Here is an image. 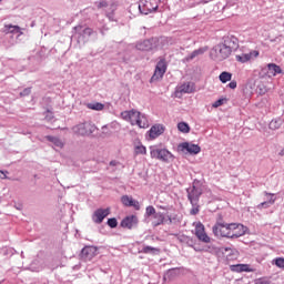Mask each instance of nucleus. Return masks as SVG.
Returning a JSON list of instances; mask_svg holds the SVG:
<instances>
[{
    "instance_id": "obj_1",
    "label": "nucleus",
    "mask_w": 284,
    "mask_h": 284,
    "mask_svg": "<svg viewBox=\"0 0 284 284\" xmlns=\"http://www.w3.org/2000/svg\"><path fill=\"white\" fill-rule=\"evenodd\" d=\"M236 227H239L236 223H226L223 220V215H219L212 232L217 239H230L232 232H236Z\"/></svg>"
},
{
    "instance_id": "obj_2",
    "label": "nucleus",
    "mask_w": 284,
    "mask_h": 284,
    "mask_svg": "<svg viewBox=\"0 0 284 284\" xmlns=\"http://www.w3.org/2000/svg\"><path fill=\"white\" fill-rule=\"evenodd\" d=\"M98 131L99 128H97V124L92 123V121L80 122L73 126V133L78 134V136H93L94 132Z\"/></svg>"
},
{
    "instance_id": "obj_3",
    "label": "nucleus",
    "mask_w": 284,
    "mask_h": 284,
    "mask_svg": "<svg viewBox=\"0 0 284 284\" xmlns=\"http://www.w3.org/2000/svg\"><path fill=\"white\" fill-rule=\"evenodd\" d=\"M73 30H74L73 37L74 39H77V42L79 45H85V43L90 41V37L94 34V30L83 26L74 27Z\"/></svg>"
},
{
    "instance_id": "obj_4",
    "label": "nucleus",
    "mask_w": 284,
    "mask_h": 284,
    "mask_svg": "<svg viewBox=\"0 0 284 284\" xmlns=\"http://www.w3.org/2000/svg\"><path fill=\"white\" fill-rule=\"evenodd\" d=\"M232 55V51H230L229 48H226L223 42L216 44L211 50V59L213 61H225V59H230Z\"/></svg>"
},
{
    "instance_id": "obj_5",
    "label": "nucleus",
    "mask_w": 284,
    "mask_h": 284,
    "mask_svg": "<svg viewBox=\"0 0 284 284\" xmlns=\"http://www.w3.org/2000/svg\"><path fill=\"white\" fill-rule=\"evenodd\" d=\"M150 150L151 159H158V161H162V163H172V161H174V154H172L168 149L151 146Z\"/></svg>"
},
{
    "instance_id": "obj_6",
    "label": "nucleus",
    "mask_w": 284,
    "mask_h": 284,
    "mask_svg": "<svg viewBox=\"0 0 284 284\" xmlns=\"http://www.w3.org/2000/svg\"><path fill=\"white\" fill-rule=\"evenodd\" d=\"M186 194L191 205H196V203H199V200L201 199V194H203V187H201V181L194 180L192 187H189L186 190Z\"/></svg>"
},
{
    "instance_id": "obj_7",
    "label": "nucleus",
    "mask_w": 284,
    "mask_h": 284,
    "mask_svg": "<svg viewBox=\"0 0 284 284\" xmlns=\"http://www.w3.org/2000/svg\"><path fill=\"white\" fill-rule=\"evenodd\" d=\"M139 10L141 14H151V12L159 10V2L153 0H140Z\"/></svg>"
},
{
    "instance_id": "obj_8",
    "label": "nucleus",
    "mask_w": 284,
    "mask_h": 284,
    "mask_svg": "<svg viewBox=\"0 0 284 284\" xmlns=\"http://www.w3.org/2000/svg\"><path fill=\"white\" fill-rule=\"evenodd\" d=\"M159 40L156 38L139 41L135 44V48L140 50V52H150V50H154L156 48V43Z\"/></svg>"
},
{
    "instance_id": "obj_9",
    "label": "nucleus",
    "mask_w": 284,
    "mask_h": 284,
    "mask_svg": "<svg viewBox=\"0 0 284 284\" xmlns=\"http://www.w3.org/2000/svg\"><path fill=\"white\" fill-rule=\"evenodd\" d=\"M166 70L168 65L165 64V60H160L155 67V71L151 77L150 82L154 83L155 81H159V79H163V74H165Z\"/></svg>"
},
{
    "instance_id": "obj_10",
    "label": "nucleus",
    "mask_w": 284,
    "mask_h": 284,
    "mask_svg": "<svg viewBox=\"0 0 284 284\" xmlns=\"http://www.w3.org/2000/svg\"><path fill=\"white\" fill-rule=\"evenodd\" d=\"M191 92H194V87L192 85V83L186 82L176 87L174 94L176 99H181L183 94H191Z\"/></svg>"
},
{
    "instance_id": "obj_11",
    "label": "nucleus",
    "mask_w": 284,
    "mask_h": 284,
    "mask_svg": "<svg viewBox=\"0 0 284 284\" xmlns=\"http://www.w3.org/2000/svg\"><path fill=\"white\" fill-rule=\"evenodd\" d=\"M178 150L181 152H189V154H199L201 152V146L199 144H192L190 142H184L179 144Z\"/></svg>"
},
{
    "instance_id": "obj_12",
    "label": "nucleus",
    "mask_w": 284,
    "mask_h": 284,
    "mask_svg": "<svg viewBox=\"0 0 284 284\" xmlns=\"http://www.w3.org/2000/svg\"><path fill=\"white\" fill-rule=\"evenodd\" d=\"M108 216H110V209H98L92 215V221L100 225V223H103V220Z\"/></svg>"
},
{
    "instance_id": "obj_13",
    "label": "nucleus",
    "mask_w": 284,
    "mask_h": 284,
    "mask_svg": "<svg viewBox=\"0 0 284 284\" xmlns=\"http://www.w3.org/2000/svg\"><path fill=\"white\" fill-rule=\"evenodd\" d=\"M195 236L199 239V241H202V243H210V236H207V233H205V226L203 223L196 224Z\"/></svg>"
},
{
    "instance_id": "obj_14",
    "label": "nucleus",
    "mask_w": 284,
    "mask_h": 284,
    "mask_svg": "<svg viewBox=\"0 0 284 284\" xmlns=\"http://www.w3.org/2000/svg\"><path fill=\"white\" fill-rule=\"evenodd\" d=\"M97 255V248L94 246H85L81 250L80 258L82 261H92Z\"/></svg>"
},
{
    "instance_id": "obj_15",
    "label": "nucleus",
    "mask_w": 284,
    "mask_h": 284,
    "mask_svg": "<svg viewBox=\"0 0 284 284\" xmlns=\"http://www.w3.org/2000/svg\"><path fill=\"white\" fill-rule=\"evenodd\" d=\"M223 44L231 51L239 50V38L234 36H227L224 38Z\"/></svg>"
},
{
    "instance_id": "obj_16",
    "label": "nucleus",
    "mask_w": 284,
    "mask_h": 284,
    "mask_svg": "<svg viewBox=\"0 0 284 284\" xmlns=\"http://www.w3.org/2000/svg\"><path fill=\"white\" fill-rule=\"evenodd\" d=\"M165 132V128L161 124L153 125L149 131L150 139H158V136H161Z\"/></svg>"
},
{
    "instance_id": "obj_17",
    "label": "nucleus",
    "mask_w": 284,
    "mask_h": 284,
    "mask_svg": "<svg viewBox=\"0 0 284 284\" xmlns=\"http://www.w3.org/2000/svg\"><path fill=\"white\" fill-rule=\"evenodd\" d=\"M265 196H271V200L264 201L257 205V210H267L271 205L276 203V197H274L273 193H268L267 191L264 192Z\"/></svg>"
},
{
    "instance_id": "obj_18",
    "label": "nucleus",
    "mask_w": 284,
    "mask_h": 284,
    "mask_svg": "<svg viewBox=\"0 0 284 284\" xmlns=\"http://www.w3.org/2000/svg\"><path fill=\"white\" fill-rule=\"evenodd\" d=\"M136 223H139V220L136 219L135 215L126 216L122 220L121 227H126L128 230H132V227H134Z\"/></svg>"
},
{
    "instance_id": "obj_19",
    "label": "nucleus",
    "mask_w": 284,
    "mask_h": 284,
    "mask_svg": "<svg viewBox=\"0 0 284 284\" xmlns=\"http://www.w3.org/2000/svg\"><path fill=\"white\" fill-rule=\"evenodd\" d=\"M252 57L254 58L258 57V51L254 50L248 53H242L241 55H236L235 59L240 63H247V61L252 60Z\"/></svg>"
},
{
    "instance_id": "obj_20",
    "label": "nucleus",
    "mask_w": 284,
    "mask_h": 284,
    "mask_svg": "<svg viewBox=\"0 0 284 284\" xmlns=\"http://www.w3.org/2000/svg\"><path fill=\"white\" fill-rule=\"evenodd\" d=\"M266 68L268 77H276V74H283V69H281L276 63H268Z\"/></svg>"
},
{
    "instance_id": "obj_21",
    "label": "nucleus",
    "mask_w": 284,
    "mask_h": 284,
    "mask_svg": "<svg viewBox=\"0 0 284 284\" xmlns=\"http://www.w3.org/2000/svg\"><path fill=\"white\" fill-rule=\"evenodd\" d=\"M235 233H231L230 239H241V236H245V232H247V227L243 224L236 223Z\"/></svg>"
},
{
    "instance_id": "obj_22",
    "label": "nucleus",
    "mask_w": 284,
    "mask_h": 284,
    "mask_svg": "<svg viewBox=\"0 0 284 284\" xmlns=\"http://www.w3.org/2000/svg\"><path fill=\"white\" fill-rule=\"evenodd\" d=\"M154 221L152 222L153 227H159V225H163L165 223V215L161 212H158L153 216Z\"/></svg>"
},
{
    "instance_id": "obj_23",
    "label": "nucleus",
    "mask_w": 284,
    "mask_h": 284,
    "mask_svg": "<svg viewBox=\"0 0 284 284\" xmlns=\"http://www.w3.org/2000/svg\"><path fill=\"white\" fill-rule=\"evenodd\" d=\"M3 32L6 34H19V32H21V28H19V26L6 24Z\"/></svg>"
},
{
    "instance_id": "obj_24",
    "label": "nucleus",
    "mask_w": 284,
    "mask_h": 284,
    "mask_svg": "<svg viewBox=\"0 0 284 284\" xmlns=\"http://www.w3.org/2000/svg\"><path fill=\"white\" fill-rule=\"evenodd\" d=\"M231 272H251L250 270V265L247 264H235V265H231Z\"/></svg>"
},
{
    "instance_id": "obj_25",
    "label": "nucleus",
    "mask_w": 284,
    "mask_h": 284,
    "mask_svg": "<svg viewBox=\"0 0 284 284\" xmlns=\"http://www.w3.org/2000/svg\"><path fill=\"white\" fill-rule=\"evenodd\" d=\"M45 139L50 143H52L55 148H63V142L61 141V139L52 135H47Z\"/></svg>"
},
{
    "instance_id": "obj_26",
    "label": "nucleus",
    "mask_w": 284,
    "mask_h": 284,
    "mask_svg": "<svg viewBox=\"0 0 284 284\" xmlns=\"http://www.w3.org/2000/svg\"><path fill=\"white\" fill-rule=\"evenodd\" d=\"M141 116V112L136 110H131L130 123L131 125H136L139 123V119Z\"/></svg>"
},
{
    "instance_id": "obj_27",
    "label": "nucleus",
    "mask_w": 284,
    "mask_h": 284,
    "mask_svg": "<svg viewBox=\"0 0 284 284\" xmlns=\"http://www.w3.org/2000/svg\"><path fill=\"white\" fill-rule=\"evenodd\" d=\"M140 128H150V122L148 121V116H145V114L141 113L140 118L138 120V124Z\"/></svg>"
},
{
    "instance_id": "obj_28",
    "label": "nucleus",
    "mask_w": 284,
    "mask_h": 284,
    "mask_svg": "<svg viewBox=\"0 0 284 284\" xmlns=\"http://www.w3.org/2000/svg\"><path fill=\"white\" fill-rule=\"evenodd\" d=\"M87 108L89 110H95L97 112H101V110H103V108H105V104L100 103V102H93V103H88Z\"/></svg>"
},
{
    "instance_id": "obj_29",
    "label": "nucleus",
    "mask_w": 284,
    "mask_h": 284,
    "mask_svg": "<svg viewBox=\"0 0 284 284\" xmlns=\"http://www.w3.org/2000/svg\"><path fill=\"white\" fill-rule=\"evenodd\" d=\"M281 125H283V120L281 118H277L270 122L268 128L270 130H278Z\"/></svg>"
},
{
    "instance_id": "obj_30",
    "label": "nucleus",
    "mask_w": 284,
    "mask_h": 284,
    "mask_svg": "<svg viewBox=\"0 0 284 284\" xmlns=\"http://www.w3.org/2000/svg\"><path fill=\"white\" fill-rule=\"evenodd\" d=\"M221 83H227V81H232V73L227 71H223L219 77Z\"/></svg>"
},
{
    "instance_id": "obj_31",
    "label": "nucleus",
    "mask_w": 284,
    "mask_h": 284,
    "mask_svg": "<svg viewBox=\"0 0 284 284\" xmlns=\"http://www.w3.org/2000/svg\"><path fill=\"white\" fill-rule=\"evenodd\" d=\"M205 53V49H197L194 50L187 58L186 61H192L193 59H196V57H199L200 54H204Z\"/></svg>"
},
{
    "instance_id": "obj_32",
    "label": "nucleus",
    "mask_w": 284,
    "mask_h": 284,
    "mask_svg": "<svg viewBox=\"0 0 284 284\" xmlns=\"http://www.w3.org/2000/svg\"><path fill=\"white\" fill-rule=\"evenodd\" d=\"M178 130L183 132V134H187L190 132V124L186 122H180L178 123Z\"/></svg>"
},
{
    "instance_id": "obj_33",
    "label": "nucleus",
    "mask_w": 284,
    "mask_h": 284,
    "mask_svg": "<svg viewBox=\"0 0 284 284\" xmlns=\"http://www.w3.org/2000/svg\"><path fill=\"white\" fill-rule=\"evenodd\" d=\"M141 252L142 254H159L160 250L153 246H144Z\"/></svg>"
},
{
    "instance_id": "obj_34",
    "label": "nucleus",
    "mask_w": 284,
    "mask_h": 284,
    "mask_svg": "<svg viewBox=\"0 0 284 284\" xmlns=\"http://www.w3.org/2000/svg\"><path fill=\"white\" fill-rule=\"evenodd\" d=\"M178 271L176 268H171L165 274H164V281H172V278H174V276H176Z\"/></svg>"
},
{
    "instance_id": "obj_35",
    "label": "nucleus",
    "mask_w": 284,
    "mask_h": 284,
    "mask_svg": "<svg viewBox=\"0 0 284 284\" xmlns=\"http://www.w3.org/2000/svg\"><path fill=\"white\" fill-rule=\"evenodd\" d=\"M121 201H122L123 205H125L126 207H131L132 201H134V199H132V197L129 196V195H123V196L121 197Z\"/></svg>"
},
{
    "instance_id": "obj_36",
    "label": "nucleus",
    "mask_w": 284,
    "mask_h": 284,
    "mask_svg": "<svg viewBox=\"0 0 284 284\" xmlns=\"http://www.w3.org/2000/svg\"><path fill=\"white\" fill-rule=\"evenodd\" d=\"M156 214H158L156 209H154V206H152V205L146 206L145 216H148V217L153 216L154 217V215H156Z\"/></svg>"
},
{
    "instance_id": "obj_37",
    "label": "nucleus",
    "mask_w": 284,
    "mask_h": 284,
    "mask_svg": "<svg viewBox=\"0 0 284 284\" xmlns=\"http://www.w3.org/2000/svg\"><path fill=\"white\" fill-rule=\"evenodd\" d=\"M273 263L276 265V267L284 270V257H276L273 260Z\"/></svg>"
},
{
    "instance_id": "obj_38",
    "label": "nucleus",
    "mask_w": 284,
    "mask_h": 284,
    "mask_svg": "<svg viewBox=\"0 0 284 284\" xmlns=\"http://www.w3.org/2000/svg\"><path fill=\"white\" fill-rule=\"evenodd\" d=\"M134 150H135V154H148V150L142 144L136 145Z\"/></svg>"
},
{
    "instance_id": "obj_39",
    "label": "nucleus",
    "mask_w": 284,
    "mask_h": 284,
    "mask_svg": "<svg viewBox=\"0 0 284 284\" xmlns=\"http://www.w3.org/2000/svg\"><path fill=\"white\" fill-rule=\"evenodd\" d=\"M106 225H109V227L114 230V227H116L119 225V222L116 221L115 217H111L108 220Z\"/></svg>"
},
{
    "instance_id": "obj_40",
    "label": "nucleus",
    "mask_w": 284,
    "mask_h": 284,
    "mask_svg": "<svg viewBox=\"0 0 284 284\" xmlns=\"http://www.w3.org/2000/svg\"><path fill=\"white\" fill-rule=\"evenodd\" d=\"M199 203L192 204V209L190 211V214H192V216H196V214H199Z\"/></svg>"
},
{
    "instance_id": "obj_41",
    "label": "nucleus",
    "mask_w": 284,
    "mask_h": 284,
    "mask_svg": "<svg viewBox=\"0 0 284 284\" xmlns=\"http://www.w3.org/2000/svg\"><path fill=\"white\" fill-rule=\"evenodd\" d=\"M131 114H132V111H123V112L121 113V116H122V119H123L124 121H130Z\"/></svg>"
},
{
    "instance_id": "obj_42",
    "label": "nucleus",
    "mask_w": 284,
    "mask_h": 284,
    "mask_svg": "<svg viewBox=\"0 0 284 284\" xmlns=\"http://www.w3.org/2000/svg\"><path fill=\"white\" fill-rule=\"evenodd\" d=\"M0 179H2V180L7 179L8 181H12V179L8 176V171L0 170Z\"/></svg>"
},
{
    "instance_id": "obj_43",
    "label": "nucleus",
    "mask_w": 284,
    "mask_h": 284,
    "mask_svg": "<svg viewBox=\"0 0 284 284\" xmlns=\"http://www.w3.org/2000/svg\"><path fill=\"white\" fill-rule=\"evenodd\" d=\"M225 103V99H219L213 103V108H221Z\"/></svg>"
},
{
    "instance_id": "obj_44",
    "label": "nucleus",
    "mask_w": 284,
    "mask_h": 284,
    "mask_svg": "<svg viewBox=\"0 0 284 284\" xmlns=\"http://www.w3.org/2000/svg\"><path fill=\"white\" fill-rule=\"evenodd\" d=\"M32 92V89L27 88L22 92H20V97H28Z\"/></svg>"
},
{
    "instance_id": "obj_45",
    "label": "nucleus",
    "mask_w": 284,
    "mask_h": 284,
    "mask_svg": "<svg viewBox=\"0 0 284 284\" xmlns=\"http://www.w3.org/2000/svg\"><path fill=\"white\" fill-rule=\"evenodd\" d=\"M131 207H134V209H136V210H141V204H139V201L133 200V201L131 202Z\"/></svg>"
},
{
    "instance_id": "obj_46",
    "label": "nucleus",
    "mask_w": 284,
    "mask_h": 284,
    "mask_svg": "<svg viewBox=\"0 0 284 284\" xmlns=\"http://www.w3.org/2000/svg\"><path fill=\"white\" fill-rule=\"evenodd\" d=\"M236 85H237L236 81L233 80V81H231V82L227 84V88H231V90H236Z\"/></svg>"
},
{
    "instance_id": "obj_47",
    "label": "nucleus",
    "mask_w": 284,
    "mask_h": 284,
    "mask_svg": "<svg viewBox=\"0 0 284 284\" xmlns=\"http://www.w3.org/2000/svg\"><path fill=\"white\" fill-rule=\"evenodd\" d=\"M98 8H108V2L105 0H101L99 3H98Z\"/></svg>"
},
{
    "instance_id": "obj_48",
    "label": "nucleus",
    "mask_w": 284,
    "mask_h": 284,
    "mask_svg": "<svg viewBox=\"0 0 284 284\" xmlns=\"http://www.w3.org/2000/svg\"><path fill=\"white\" fill-rule=\"evenodd\" d=\"M230 250H232L231 247H221L219 248V252H222V254H224V252H230Z\"/></svg>"
},
{
    "instance_id": "obj_49",
    "label": "nucleus",
    "mask_w": 284,
    "mask_h": 284,
    "mask_svg": "<svg viewBox=\"0 0 284 284\" xmlns=\"http://www.w3.org/2000/svg\"><path fill=\"white\" fill-rule=\"evenodd\" d=\"M108 19H110V21H114V13H106Z\"/></svg>"
},
{
    "instance_id": "obj_50",
    "label": "nucleus",
    "mask_w": 284,
    "mask_h": 284,
    "mask_svg": "<svg viewBox=\"0 0 284 284\" xmlns=\"http://www.w3.org/2000/svg\"><path fill=\"white\" fill-rule=\"evenodd\" d=\"M255 284H270V283L265 280H257Z\"/></svg>"
},
{
    "instance_id": "obj_51",
    "label": "nucleus",
    "mask_w": 284,
    "mask_h": 284,
    "mask_svg": "<svg viewBox=\"0 0 284 284\" xmlns=\"http://www.w3.org/2000/svg\"><path fill=\"white\" fill-rule=\"evenodd\" d=\"M236 1H239V0H227V3H229V6H234V3H236Z\"/></svg>"
},
{
    "instance_id": "obj_52",
    "label": "nucleus",
    "mask_w": 284,
    "mask_h": 284,
    "mask_svg": "<svg viewBox=\"0 0 284 284\" xmlns=\"http://www.w3.org/2000/svg\"><path fill=\"white\" fill-rule=\"evenodd\" d=\"M181 241H186V243H190V241H192V240H190V237H187V236H183Z\"/></svg>"
},
{
    "instance_id": "obj_53",
    "label": "nucleus",
    "mask_w": 284,
    "mask_h": 284,
    "mask_svg": "<svg viewBox=\"0 0 284 284\" xmlns=\"http://www.w3.org/2000/svg\"><path fill=\"white\" fill-rule=\"evenodd\" d=\"M50 115H47L45 119L47 121H52V113H49Z\"/></svg>"
},
{
    "instance_id": "obj_54",
    "label": "nucleus",
    "mask_w": 284,
    "mask_h": 284,
    "mask_svg": "<svg viewBox=\"0 0 284 284\" xmlns=\"http://www.w3.org/2000/svg\"><path fill=\"white\" fill-rule=\"evenodd\" d=\"M280 156H284V149H282L278 153Z\"/></svg>"
},
{
    "instance_id": "obj_55",
    "label": "nucleus",
    "mask_w": 284,
    "mask_h": 284,
    "mask_svg": "<svg viewBox=\"0 0 284 284\" xmlns=\"http://www.w3.org/2000/svg\"><path fill=\"white\" fill-rule=\"evenodd\" d=\"M110 165H116V161H111Z\"/></svg>"
},
{
    "instance_id": "obj_56",
    "label": "nucleus",
    "mask_w": 284,
    "mask_h": 284,
    "mask_svg": "<svg viewBox=\"0 0 284 284\" xmlns=\"http://www.w3.org/2000/svg\"><path fill=\"white\" fill-rule=\"evenodd\" d=\"M168 221L170 224H172V217L171 216H168Z\"/></svg>"
},
{
    "instance_id": "obj_57",
    "label": "nucleus",
    "mask_w": 284,
    "mask_h": 284,
    "mask_svg": "<svg viewBox=\"0 0 284 284\" xmlns=\"http://www.w3.org/2000/svg\"><path fill=\"white\" fill-rule=\"evenodd\" d=\"M160 209H161V210H165V207H164V206H160Z\"/></svg>"
}]
</instances>
